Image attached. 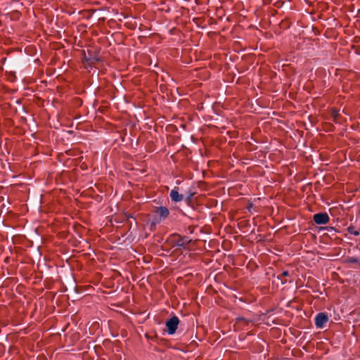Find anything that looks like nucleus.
Listing matches in <instances>:
<instances>
[{"instance_id": "1", "label": "nucleus", "mask_w": 360, "mask_h": 360, "mask_svg": "<svg viewBox=\"0 0 360 360\" xmlns=\"http://www.w3.org/2000/svg\"><path fill=\"white\" fill-rule=\"evenodd\" d=\"M179 323V320L177 316H174L171 317L169 320L166 321V327H167V331L168 334L173 335L178 327V325Z\"/></svg>"}, {"instance_id": "6", "label": "nucleus", "mask_w": 360, "mask_h": 360, "mask_svg": "<svg viewBox=\"0 0 360 360\" xmlns=\"http://www.w3.org/2000/svg\"><path fill=\"white\" fill-rule=\"evenodd\" d=\"M191 239L188 237H180L175 242L174 245L182 248H186V245L189 244Z\"/></svg>"}, {"instance_id": "3", "label": "nucleus", "mask_w": 360, "mask_h": 360, "mask_svg": "<svg viewBox=\"0 0 360 360\" xmlns=\"http://www.w3.org/2000/svg\"><path fill=\"white\" fill-rule=\"evenodd\" d=\"M314 221L316 224H326L328 223L330 218L327 213L320 212L315 214L313 217Z\"/></svg>"}, {"instance_id": "4", "label": "nucleus", "mask_w": 360, "mask_h": 360, "mask_svg": "<svg viewBox=\"0 0 360 360\" xmlns=\"http://www.w3.org/2000/svg\"><path fill=\"white\" fill-rule=\"evenodd\" d=\"M328 321V317L325 313H319L315 318V324L318 328H323Z\"/></svg>"}, {"instance_id": "2", "label": "nucleus", "mask_w": 360, "mask_h": 360, "mask_svg": "<svg viewBox=\"0 0 360 360\" xmlns=\"http://www.w3.org/2000/svg\"><path fill=\"white\" fill-rule=\"evenodd\" d=\"M155 213L158 217L155 219V222L159 223L169 216V211L166 207L160 206L155 208Z\"/></svg>"}, {"instance_id": "8", "label": "nucleus", "mask_w": 360, "mask_h": 360, "mask_svg": "<svg viewBox=\"0 0 360 360\" xmlns=\"http://www.w3.org/2000/svg\"><path fill=\"white\" fill-rule=\"evenodd\" d=\"M347 231L354 236H359L360 234V232L359 231H356L354 229L353 226H349L347 228Z\"/></svg>"}, {"instance_id": "7", "label": "nucleus", "mask_w": 360, "mask_h": 360, "mask_svg": "<svg viewBox=\"0 0 360 360\" xmlns=\"http://www.w3.org/2000/svg\"><path fill=\"white\" fill-rule=\"evenodd\" d=\"M288 275H289L288 271H283V272H282V274H281V276H278V279H281V283H282L283 284H284V283H286L288 281H287L286 279H285V280H284V279H283V277L288 276Z\"/></svg>"}, {"instance_id": "10", "label": "nucleus", "mask_w": 360, "mask_h": 360, "mask_svg": "<svg viewBox=\"0 0 360 360\" xmlns=\"http://www.w3.org/2000/svg\"><path fill=\"white\" fill-rule=\"evenodd\" d=\"M356 261H357V260H356V259H352V262H356Z\"/></svg>"}, {"instance_id": "9", "label": "nucleus", "mask_w": 360, "mask_h": 360, "mask_svg": "<svg viewBox=\"0 0 360 360\" xmlns=\"http://www.w3.org/2000/svg\"><path fill=\"white\" fill-rule=\"evenodd\" d=\"M333 114L334 118L337 119V117H338V116L339 115V112L338 111H334Z\"/></svg>"}, {"instance_id": "5", "label": "nucleus", "mask_w": 360, "mask_h": 360, "mask_svg": "<svg viewBox=\"0 0 360 360\" xmlns=\"http://www.w3.org/2000/svg\"><path fill=\"white\" fill-rule=\"evenodd\" d=\"M169 196L172 201L175 202H181L184 199V196L182 194L179 193V188L177 187H174L170 192Z\"/></svg>"}]
</instances>
